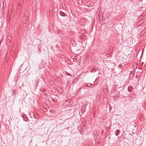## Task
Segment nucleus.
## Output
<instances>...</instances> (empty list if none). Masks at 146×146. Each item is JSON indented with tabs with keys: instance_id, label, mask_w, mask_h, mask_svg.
Wrapping results in <instances>:
<instances>
[{
	"instance_id": "1",
	"label": "nucleus",
	"mask_w": 146,
	"mask_h": 146,
	"mask_svg": "<svg viewBox=\"0 0 146 146\" xmlns=\"http://www.w3.org/2000/svg\"><path fill=\"white\" fill-rule=\"evenodd\" d=\"M89 84H90V85H93V84H91L90 83H89L88 84H84L83 86L81 87L78 90V91H80V90H82V88H84V87H90V86H88Z\"/></svg>"
},
{
	"instance_id": "10",
	"label": "nucleus",
	"mask_w": 146,
	"mask_h": 146,
	"mask_svg": "<svg viewBox=\"0 0 146 146\" xmlns=\"http://www.w3.org/2000/svg\"><path fill=\"white\" fill-rule=\"evenodd\" d=\"M90 86H91V85H90V84H89V85H88V86H90Z\"/></svg>"
},
{
	"instance_id": "8",
	"label": "nucleus",
	"mask_w": 146,
	"mask_h": 146,
	"mask_svg": "<svg viewBox=\"0 0 146 146\" xmlns=\"http://www.w3.org/2000/svg\"><path fill=\"white\" fill-rule=\"evenodd\" d=\"M87 6H89V5H90V4L89 3H87Z\"/></svg>"
},
{
	"instance_id": "3",
	"label": "nucleus",
	"mask_w": 146,
	"mask_h": 146,
	"mask_svg": "<svg viewBox=\"0 0 146 146\" xmlns=\"http://www.w3.org/2000/svg\"><path fill=\"white\" fill-rule=\"evenodd\" d=\"M132 89L133 87L131 86H129L128 88V90L129 92H132Z\"/></svg>"
},
{
	"instance_id": "5",
	"label": "nucleus",
	"mask_w": 146,
	"mask_h": 146,
	"mask_svg": "<svg viewBox=\"0 0 146 146\" xmlns=\"http://www.w3.org/2000/svg\"><path fill=\"white\" fill-rule=\"evenodd\" d=\"M84 37V35L83 34H82L80 36L79 38L81 39H83Z\"/></svg>"
},
{
	"instance_id": "7",
	"label": "nucleus",
	"mask_w": 146,
	"mask_h": 146,
	"mask_svg": "<svg viewBox=\"0 0 146 146\" xmlns=\"http://www.w3.org/2000/svg\"><path fill=\"white\" fill-rule=\"evenodd\" d=\"M67 74L69 76H71V75L70 74V73H67Z\"/></svg>"
},
{
	"instance_id": "6",
	"label": "nucleus",
	"mask_w": 146,
	"mask_h": 146,
	"mask_svg": "<svg viewBox=\"0 0 146 146\" xmlns=\"http://www.w3.org/2000/svg\"><path fill=\"white\" fill-rule=\"evenodd\" d=\"M78 4L80 5H82L83 3V1L82 0H79L78 2Z\"/></svg>"
},
{
	"instance_id": "2",
	"label": "nucleus",
	"mask_w": 146,
	"mask_h": 146,
	"mask_svg": "<svg viewBox=\"0 0 146 146\" xmlns=\"http://www.w3.org/2000/svg\"><path fill=\"white\" fill-rule=\"evenodd\" d=\"M59 14L62 17H65L66 15V13L61 11L59 12Z\"/></svg>"
},
{
	"instance_id": "12",
	"label": "nucleus",
	"mask_w": 146,
	"mask_h": 146,
	"mask_svg": "<svg viewBox=\"0 0 146 146\" xmlns=\"http://www.w3.org/2000/svg\"><path fill=\"white\" fill-rule=\"evenodd\" d=\"M94 87V86H93V87H92V88L93 87Z\"/></svg>"
},
{
	"instance_id": "9",
	"label": "nucleus",
	"mask_w": 146,
	"mask_h": 146,
	"mask_svg": "<svg viewBox=\"0 0 146 146\" xmlns=\"http://www.w3.org/2000/svg\"><path fill=\"white\" fill-rule=\"evenodd\" d=\"M94 70H95V71H96V68H95V69H94Z\"/></svg>"
},
{
	"instance_id": "13",
	"label": "nucleus",
	"mask_w": 146,
	"mask_h": 146,
	"mask_svg": "<svg viewBox=\"0 0 146 146\" xmlns=\"http://www.w3.org/2000/svg\"><path fill=\"white\" fill-rule=\"evenodd\" d=\"M19 4H20V3H19ZM19 5H20L19 4Z\"/></svg>"
},
{
	"instance_id": "11",
	"label": "nucleus",
	"mask_w": 146,
	"mask_h": 146,
	"mask_svg": "<svg viewBox=\"0 0 146 146\" xmlns=\"http://www.w3.org/2000/svg\"><path fill=\"white\" fill-rule=\"evenodd\" d=\"M82 89H84V88H82Z\"/></svg>"
},
{
	"instance_id": "4",
	"label": "nucleus",
	"mask_w": 146,
	"mask_h": 146,
	"mask_svg": "<svg viewBox=\"0 0 146 146\" xmlns=\"http://www.w3.org/2000/svg\"><path fill=\"white\" fill-rule=\"evenodd\" d=\"M120 130L119 129L117 130L115 132V134L116 136H118L119 134Z\"/></svg>"
}]
</instances>
